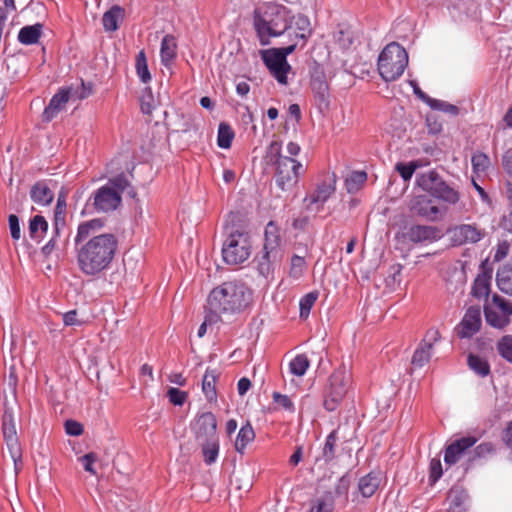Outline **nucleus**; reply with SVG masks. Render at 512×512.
<instances>
[{
  "instance_id": "nucleus-1",
  "label": "nucleus",
  "mask_w": 512,
  "mask_h": 512,
  "mask_svg": "<svg viewBox=\"0 0 512 512\" xmlns=\"http://www.w3.org/2000/svg\"><path fill=\"white\" fill-rule=\"evenodd\" d=\"M105 221L95 218L81 222L74 239L79 270L86 276H97L112 264L118 239L112 233L97 234Z\"/></svg>"
},
{
  "instance_id": "nucleus-2",
  "label": "nucleus",
  "mask_w": 512,
  "mask_h": 512,
  "mask_svg": "<svg viewBox=\"0 0 512 512\" xmlns=\"http://www.w3.org/2000/svg\"><path fill=\"white\" fill-rule=\"evenodd\" d=\"M299 17L308 18L304 14H293L286 6L277 2H267L253 11V28L262 46L271 44V39L286 36L288 42L297 30Z\"/></svg>"
},
{
  "instance_id": "nucleus-3",
  "label": "nucleus",
  "mask_w": 512,
  "mask_h": 512,
  "mask_svg": "<svg viewBox=\"0 0 512 512\" xmlns=\"http://www.w3.org/2000/svg\"><path fill=\"white\" fill-rule=\"evenodd\" d=\"M252 301V291L239 280L226 281L215 287L207 299L208 320L217 322L221 314L239 313Z\"/></svg>"
},
{
  "instance_id": "nucleus-4",
  "label": "nucleus",
  "mask_w": 512,
  "mask_h": 512,
  "mask_svg": "<svg viewBox=\"0 0 512 512\" xmlns=\"http://www.w3.org/2000/svg\"><path fill=\"white\" fill-rule=\"evenodd\" d=\"M297 30L298 32H294L291 42H287V46L260 51L261 59L270 74L282 85L288 83L287 74L292 69L287 61V56L296 50L299 42H301L300 47L303 48L312 35L309 18L299 17L297 20Z\"/></svg>"
},
{
  "instance_id": "nucleus-5",
  "label": "nucleus",
  "mask_w": 512,
  "mask_h": 512,
  "mask_svg": "<svg viewBox=\"0 0 512 512\" xmlns=\"http://www.w3.org/2000/svg\"><path fill=\"white\" fill-rule=\"evenodd\" d=\"M408 65V53L399 43L391 42L378 58V71L386 82L397 80Z\"/></svg>"
},
{
  "instance_id": "nucleus-6",
  "label": "nucleus",
  "mask_w": 512,
  "mask_h": 512,
  "mask_svg": "<svg viewBox=\"0 0 512 512\" xmlns=\"http://www.w3.org/2000/svg\"><path fill=\"white\" fill-rule=\"evenodd\" d=\"M416 184L424 192L447 204L455 205L460 200V193L443 180L435 170L418 174Z\"/></svg>"
},
{
  "instance_id": "nucleus-7",
  "label": "nucleus",
  "mask_w": 512,
  "mask_h": 512,
  "mask_svg": "<svg viewBox=\"0 0 512 512\" xmlns=\"http://www.w3.org/2000/svg\"><path fill=\"white\" fill-rule=\"evenodd\" d=\"M350 383L351 373L344 366L330 375L323 393V406L327 411L332 412L338 408L347 394Z\"/></svg>"
},
{
  "instance_id": "nucleus-8",
  "label": "nucleus",
  "mask_w": 512,
  "mask_h": 512,
  "mask_svg": "<svg viewBox=\"0 0 512 512\" xmlns=\"http://www.w3.org/2000/svg\"><path fill=\"white\" fill-rule=\"evenodd\" d=\"M251 254V241L248 233L235 231L230 233L222 247L225 263L237 265L246 261Z\"/></svg>"
},
{
  "instance_id": "nucleus-9",
  "label": "nucleus",
  "mask_w": 512,
  "mask_h": 512,
  "mask_svg": "<svg viewBox=\"0 0 512 512\" xmlns=\"http://www.w3.org/2000/svg\"><path fill=\"white\" fill-rule=\"evenodd\" d=\"M275 167L274 179L278 188L288 191L296 186L299 177L304 173L303 165L292 157H285L273 165Z\"/></svg>"
},
{
  "instance_id": "nucleus-10",
  "label": "nucleus",
  "mask_w": 512,
  "mask_h": 512,
  "mask_svg": "<svg viewBox=\"0 0 512 512\" xmlns=\"http://www.w3.org/2000/svg\"><path fill=\"white\" fill-rule=\"evenodd\" d=\"M310 87L315 106L321 113H324L330 107V91L324 68L317 63L311 70Z\"/></svg>"
},
{
  "instance_id": "nucleus-11",
  "label": "nucleus",
  "mask_w": 512,
  "mask_h": 512,
  "mask_svg": "<svg viewBox=\"0 0 512 512\" xmlns=\"http://www.w3.org/2000/svg\"><path fill=\"white\" fill-rule=\"evenodd\" d=\"M122 202L119 191L115 188L110 179L98 188L89 198L88 205H91L97 212H110L116 210Z\"/></svg>"
},
{
  "instance_id": "nucleus-12",
  "label": "nucleus",
  "mask_w": 512,
  "mask_h": 512,
  "mask_svg": "<svg viewBox=\"0 0 512 512\" xmlns=\"http://www.w3.org/2000/svg\"><path fill=\"white\" fill-rule=\"evenodd\" d=\"M2 432L11 458L16 463L21 459L22 453L19 445L13 413L5 408L2 416Z\"/></svg>"
},
{
  "instance_id": "nucleus-13",
  "label": "nucleus",
  "mask_w": 512,
  "mask_h": 512,
  "mask_svg": "<svg viewBox=\"0 0 512 512\" xmlns=\"http://www.w3.org/2000/svg\"><path fill=\"white\" fill-rule=\"evenodd\" d=\"M482 324L480 306H470L454 332L460 339L471 338L479 332Z\"/></svg>"
},
{
  "instance_id": "nucleus-14",
  "label": "nucleus",
  "mask_w": 512,
  "mask_h": 512,
  "mask_svg": "<svg viewBox=\"0 0 512 512\" xmlns=\"http://www.w3.org/2000/svg\"><path fill=\"white\" fill-rule=\"evenodd\" d=\"M410 212L412 216L429 221H437L441 218L439 207L427 195L414 196L410 203Z\"/></svg>"
},
{
  "instance_id": "nucleus-15",
  "label": "nucleus",
  "mask_w": 512,
  "mask_h": 512,
  "mask_svg": "<svg viewBox=\"0 0 512 512\" xmlns=\"http://www.w3.org/2000/svg\"><path fill=\"white\" fill-rule=\"evenodd\" d=\"M193 430L198 443L218 439L215 415L212 412L199 415L195 420Z\"/></svg>"
},
{
  "instance_id": "nucleus-16",
  "label": "nucleus",
  "mask_w": 512,
  "mask_h": 512,
  "mask_svg": "<svg viewBox=\"0 0 512 512\" xmlns=\"http://www.w3.org/2000/svg\"><path fill=\"white\" fill-rule=\"evenodd\" d=\"M453 245L461 246L466 243H477L485 236V230L476 225L461 224L449 229Z\"/></svg>"
},
{
  "instance_id": "nucleus-17",
  "label": "nucleus",
  "mask_w": 512,
  "mask_h": 512,
  "mask_svg": "<svg viewBox=\"0 0 512 512\" xmlns=\"http://www.w3.org/2000/svg\"><path fill=\"white\" fill-rule=\"evenodd\" d=\"M440 230L435 226L412 225L402 233V238L414 244L440 239Z\"/></svg>"
},
{
  "instance_id": "nucleus-18",
  "label": "nucleus",
  "mask_w": 512,
  "mask_h": 512,
  "mask_svg": "<svg viewBox=\"0 0 512 512\" xmlns=\"http://www.w3.org/2000/svg\"><path fill=\"white\" fill-rule=\"evenodd\" d=\"M478 441L475 436H466L456 439L445 448L444 462L451 466L456 464L462 455Z\"/></svg>"
},
{
  "instance_id": "nucleus-19",
  "label": "nucleus",
  "mask_w": 512,
  "mask_h": 512,
  "mask_svg": "<svg viewBox=\"0 0 512 512\" xmlns=\"http://www.w3.org/2000/svg\"><path fill=\"white\" fill-rule=\"evenodd\" d=\"M73 87H63L53 95L47 107L42 113V121H52L64 108L66 103L72 98Z\"/></svg>"
},
{
  "instance_id": "nucleus-20",
  "label": "nucleus",
  "mask_w": 512,
  "mask_h": 512,
  "mask_svg": "<svg viewBox=\"0 0 512 512\" xmlns=\"http://www.w3.org/2000/svg\"><path fill=\"white\" fill-rule=\"evenodd\" d=\"M336 190L335 174L327 175L316 187V189L305 198L309 204L323 205Z\"/></svg>"
},
{
  "instance_id": "nucleus-21",
  "label": "nucleus",
  "mask_w": 512,
  "mask_h": 512,
  "mask_svg": "<svg viewBox=\"0 0 512 512\" xmlns=\"http://www.w3.org/2000/svg\"><path fill=\"white\" fill-rule=\"evenodd\" d=\"M427 336L430 337L431 342H426L423 340L412 356L411 364L415 367H423L426 363L429 362L431 358L433 342L438 341L441 337L438 330L428 331Z\"/></svg>"
},
{
  "instance_id": "nucleus-22",
  "label": "nucleus",
  "mask_w": 512,
  "mask_h": 512,
  "mask_svg": "<svg viewBox=\"0 0 512 512\" xmlns=\"http://www.w3.org/2000/svg\"><path fill=\"white\" fill-rule=\"evenodd\" d=\"M481 273L476 277L472 286V295L478 299L488 298L490 293V281L492 279V268L487 265V261L481 264Z\"/></svg>"
},
{
  "instance_id": "nucleus-23",
  "label": "nucleus",
  "mask_w": 512,
  "mask_h": 512,
  "mask_svg": "<svg viewBox=\"0 0 512 512\" xmlns=\"http://www.w3.org/2000/svg\"><path fill=\"white\" fill-rule=\"evenodd\" d=\"M282 258L281 251L274 250H262V254L257 257V269L258 272L264 276L268 277L271 275L275 267L279 264Z\"/></svg>"
},
{
  "instance_id": "nucleus-24",
  "label": "nucleus",
  "mask_w": 512,
  "mask_h": 512,
  "mask_svg": "<svg viewBox=\"0 0 512 512\" xmlns=\"http://www.w3.org/2000/svg\"><path fill=\"white\" fill-rule=\"evenodd\" d=\"M31 200L41 206H48L54 199V192L46 180L36 181L29 192Z\"/></svg>"
},
{
  "instance_id": "nucleus-25",
  "label": "nucleus",
  "mask_w": 512,
  "mask_h": 512,
  "mask_svg": "<svg viewBox=\"0 0 512 512\" xmlns=\"http://www.w3.org/2000/svg\"><path fill=\"white\" fill-rule=\"evenodd\" d=\"M125 9L119 5H113L102 17V23L105 31L114 32L119 28V21H123Z\"/></svg>"
},
{
  "instance_id": "nucleus-26",
  "label": "nucleus",
  "mask_w": 512,
  "mask_h": 512,
  "mask_svg": "<svg viewBox=\"0 0 512 512\" xmlns=\"http://www.w3.org/2000/svg\"><path fill=\"white\" fill-rule=\"evenodd\" d=\"M496 453V446L492 442H483L476 446L473 452L469 455L466 461V470L471 469L475 466V464L482 459H487L488 457L494 455Z\"/></svg>"
},
{
  "instance_id": "nucleus-27",
  "label": "nucleus",
  "mask_w": 512,
  "mask_h": 512,
  "mask_svg": "<svg viewBox=\"0 0 512 512\" xmlns=\"http://www.w3.org/2000/svg\"><path fill=\"white\" fill-rule=\"evenodd\" d=\"M449 512H466L469 496L465 490L453 487L448 492Z\"/></svg>"
},
{
  "instance_id": "nucleus-28",
  "label": "nucleus",
  "mask_w": 512,
  "mask_h": 512,
  "mask_svg": "<svg viewBox=\"0 0 512 512\" xmlns=\"http://www.w3.org/2000/svg\"><path fill=\"white\" fill-rule=\"evenodd\" d=\"M380 482L379 474L370 472L359 479L358 491L364 498H369L378 490Z\"/></svg>"
},
{
  "instance_id": "nucleus-29",
  "label": "nucleus",
  "mask_w": 512,
  "mask_h": 512,
  "mask_svg": "<svg viewBox=\"0 0 512 512\" xmlns=\"http://www.w3.org/2000/svg\"><path fill=\"white\" fill-rule=\"evenodd\" d=\"M219 373L215 369H207L202 380V391L208 402L217 400L216 381Z\"/></svg>"
},
{
  "instance_id": "nucleus-30",
  "label": "nucleus",
  "mask_w": 512,
  "mask_h": 512,
  "mask_svg": "<svg viewBox=\"0 0 512 512\" xmlns=\"http://www.w3.org/2000/svg\"><path fill=\"white\" fill-rule=\"evenodd\" d=\"M280 230L274 221H270L265 228L264 250L281 251Z\"/></svg>"
},
{
  "instance_id": "nucleus-31",
  "label": "nucleus",
  "mask_w": 512,
  "mask_h": 512,
  "mask_svg": "<svg viewBox=\"0 0 512 512\" xmlns=\"http://www.w3.org/2000/svg\"><path fill=\"white\" fill-rule=\"evenodd\" d=\"M255 439V431L249 421L246 422L245 425H243L236 437L235 441V450L240 453L244 454L245 449L249 443L254 441Z\"/></svg>"
},
{
  "instance_id": "nucleus-32",
  "label": "nucleus",
  "mask_w": 512,
  "mask_h": 512,
  "mask_svg": "<svg viewBox=\"0 0 512 512\" xmlns=\"http://www.w3.org/2000/svg\"><path fill=\"white\" fill-rule=\"evenodd\" d=\"M498 288L505 294L512 296V261L498 269L496 274Z\"/></svg>"
},
{
  "instance_id": "nucleus-33",
  "label": "nucleus",
  "mask_w": 512,
  "mask_h": 512,
  "mask_svg": "<svg viewBox=\"0 0 512 512\" xmlns=\"http://www.w3.org/2000/svg\"><path fill=\"white\" fill-rule=\"evenodd\" d=\"M176 40L175 37L172 35H166L162 39L161 42V49H160V56H161V62L168 66L176 57Z\"/></svg>"
},
{
  "instance_id": "nucleus-34",
  "label": "nucleus",
  "mask_w": 512,
  "mask_h": 512,
  "mask_svg": "<svg viewBox=\"0 0 512 512\" xmlns=\"http://www.w3.org/2000/svg\"><path fill=\"white\" fill-rule=\"evenodd\" d=\"M42 27L43 26L40 23L24 26L20 29L18 34L19 42L25 45H32L37 43L42 34Z\"/></svg>"
},
{
  "instance_id": "nucleus-35",
  "label": "nucleus",
  "mask_w": 512,
  "mask_h": 512,
  "mask_svg": "<svg viewBox=\"0 0 512 512\" xmlns=\"http://www.w3.org/2000/svg\"><path fill=\"white\" fill-rule=\"evenodd\" d=\"M28 230L30 237L39 242L48 230V222L42 215H35L29 221Z\"/></svg>"
},
{
  "instance_id": "nucleus-36",
  "label": "nucleus",
  "mask_w": 512,
  "mask_h": 512,
  "mask_svg": "<svg viewBox=\"0 0 512 512\" xmlns=\"http://www.w3.org/2000/svg\"><path fill=\"white\" fill-rule=\"evenodd\" d=\"M111 184L117 188L119 191V195L126 191L127 196H129L132 199L139 200L137 198V192L135 188L132 186L131 181L128 179L127 175L125 173H120L112 178H110Z\"/></svg>"
},
{
  "instance_id": "nucleus-37",
  "label": "nucleus",
  "mask_w": 512,
  "mask_h": 512,
  "mask_svg": "<svg viewBox=\"0 0 512 512\" xmlns=\"http://www.w3.org/2000/svg\"><path fill=\"white\" fill-rule=\"evenodd\" d=\"M334 506V495L332 491H328L312 503L309 512H333Z\"/></svg>"
},
{
  "instance_id": "nucleus-38",
  "label": "nucleus",
  "mask_w": 512,
  "mask_h": 512,
  "mask_svg": "<svg viewBox=\"0 0 512 512\" xmlns=\"http://www.w3.org/2000/svg\"><path fill=\"white\" fill-rule=\"evenodd\" d=\"M467 364L471 370L481 377H486L490 374L488 361L478 355L470 353L467 357Z\"/></svg>"
},
{
  "instance_id": "nucleus-39",
  "label": "nucleus",
  "mask_w": 512,
  "mask_h": 512,
  "mask_svg": "<svg viewBox=\"0 0 512 512\" xmlns=\"http://www.w3.org/2000/svg\"><path fill=\"white\" fill-rule=\"evenodd\" d=\"M66 213H67V203H66V192L61 190L57 197L56 206L54 209V218L56 221V228L59 229V226H66Z\"/></svg>"
},
{
  "instance_id": "nucleus-40",
  "label": "nucleus",
  "mask_w": 512,
  "mask_h": 512,
  "mask_svg": "<svg viewBox=\"0 0 512 512\" xmlns=\"http://www.w3.org/2000/svg\"><path fill=\"white\" fill-rule=\"evenodd\" d=\"M235 133L226 122H221L218 127L217 144L220 148L228 149L232 145Z\"/></svg>"
},
{
  "instance_id": "nucleus-41",
  "label": "nucleus",
  "mask_w": 512,
  "mask_h": 512,
  "mask_svg": "<svg viewBox=\"0 0 512 512\" xmlns=\"http://www.w3.org/2000/svg\"><path fill=\"white\" fill-rule=\"evenodd\" d=\"M339 440L338 429H334L326 437L322 455L326 462H331L336 456V446Z\"/></svg>"
},
{
  "instance_id": "nucleus-42",
  "label": "nucleus",
  "mask_w": 512,
  "mask_h": 512,
  "mask_svg": "<svg viewBox=\"0 0 512 512\" xmlns=\"http://www.w3.org/2000/svg\"><path fill=\"white\" fill-rule=\"evenodd\" d=\"M484 315L486 322L494 328L503 329L510 323L509 317L501 316L488 306L484 307Z\"/></svg>"
},
{
  "instance_id": "nucleus-43",
  "label": "nucleus",
  "mask_w": 512,
  "mask_h": 512,
  "mask_svg": "<svg viewBox=\"0 0 512 512\" xmlns=\"http://www.w3.org/2000/svg\"><path fill=\"white\" fill-rule=\"evenodd\" d=\"M202 453L206 464L214 463L219 453V438L211 441L201 442Z\"/></svg>"
},
{
  "instance_id": "nucleus-44",
  "label": "nucleus",
  "mask_w": 512,
  "mask_h": 512,
  "mask_svg": "<svg viewBox=\"0 0 512 512\" xmlns=\"http://www.w3.org/2000/svg\"><path fill=\"white\" fill-rule=\"evenodd\" d=\"M135 69L138 77L143 83L151 80V74L148 69L147 58L144 50H141L135 59Z\"/></svg>"
},
{
  "instance_id": "nucleus-45",
  "label": "nucleus",
  "mask_w": 512,
  "mask_h": 512,
  "mask_svg": "<svg viewBox=\"0 0 512 512\" xmlns=\"http://www.w3.org/2000/svg\"><path fill=\"white\" fill-rule=\"evenodd\" d=\"M65 228L66 226H59V229H57L56 221L53 220V235L51 239L41 249V253L44 257L48 258L52 254V252L58 248V240L65 231Z\"/></svg>"
},
{
  "instance_id": "nucleus-46",
  "label": "nucleus",
  "mask_w": 512,
  "mask_h": 512,
  "mask_svg": "<svg viewBox=\"0 0 512 512\" xmlns=\"http://www.w3.org/2000/svg\"><path fill=\"white\" fill-rule=\"evenodd\" d=\"M318 297H319V292L315 290V291H311V292L307 293L300 299V303H299L300 314H299V316L301 319L308 318L311 308L314 306Z\"/></svg>"
},
{
  "instance_id": "nucleus-47",
  "label": "nucleus",
  "mask_w": 512,
  "mask_h": 512,
  "mask_svg": "<svg viewBox=\"0 0 512 512\" xmlns=\"http://www.w3.org/2000/svg\"><path fill=\"white\" fill-rule=\"evenodd\" d=\"M309 364L310 362L308 357L305 354H299L290 362V371L296 376H303L306 373Z\"/></svg>"
},
{
  "instance_id": "nucleus-48",
  "label": "nucleus",
  "mask_w": 512,
  "mask_h": 512,
  "mask_svg": "<svg viewBox=\"0 0 512 512\" xmlns=\"http://www.w3.org/2000/svg\"><path fill=\"white\" fill-rule=\"evenodd\" d=\"M286 156L282 155V145L279 141H272L266 150V160L268 164L274 165L284 159Z\"/></svg>"
},
{
  "instance_id": "nucleus-49",
  "label": "nucleus",
  "mask_w": 512,
  "mask_h": 512,
  "mask_svg": "<svg viewBox=\"0 0 512 512\" xmlns=\"http://www.w3.org/2000/svg\"><path fill=\"white\" fill-rule=\"evenodd\" d=\"M366 181L367 173L365 171H353L346 179L348 192L357 191Z\"/></svg>"
},
{
  "instance_id": "nucleus-50",
  "label": "nucleus",
  "mask_w": 512,
  "mask_h": 512,
  "mask_svg": "<svg viewBox=\"0 0 512 512\" xmlns=\"http://www.w3.org/2000/svg\"><path fill=\"white\" fill-rule=\"evenodd\" d=\"M497 351L505 360L512 363V335H505L499 340Z\"/></svg>"
},
{
  "instance_id": "nucleus-51",
  "label": "nucleus",
  "mask_w": 512,
  "mask_h": 512,
  "mask_svg": "<svg viewBox=\"0 0 512 512\" xmlns=\"http://www.w3.org/2000/svg\"><path fill=\"white\" fill-rule=\"evenodd\" d=\"M306 269V261L303 256L293 255L291 258L290 277L300 278Z\"/></svg>"
},
{
  "instance_id": "nucleus-52",
  "label": "nucleus",
  "mask_w": 512,
  "mask_h": 512,
  "mask_svg": "<svg viewBox=\"0 0 512 512\" xmlns=\"http://www.w3.org/2000/svg\"><path fill=\"white\" fill-rule=\"evenodd\" d=\"M350 487V479L347 474L340 477L334 487V491L332 492L335 496H342L344 499V505L348 502V491Z\"/></svg>"
},
{
  "instance_id": "nucleus-53",
  "label": "nucleus",
  "mask_w": 512,
  "mask_h": 512,
  "mask_svg": "<svg viewBox=\"0 0 512 512\" xmlns=\"http://www.w3.org/2000/svg\"><path fill=\"white\" fill-rule=\"evenodd\" d=\"M471 162L475 172H484L490 166V158L482 152L475 153Z\"/></svg>"
},
{
  "instance_id": "nucleus-54",
  "label": "nucleus",
  "mask_w": 512,
  "mask_h": 512,
  "mask_svg": "<svg viewBox=\"0 0 512 512\" xmlns=\"http://www.w3.org/2000/svg\"><path fill=\"white\" fill-rule=\"evenodd\" d=\"M141 102V111L144 114H151L154 109L153 102V94L150 87H145L142 92V96L140 98Z\"/></svg>"
},
{
  "instance_id": "nucleus-55",
  "label": "nucleus",
  "mask_w": 512,
  "mask_h": 512,
  "mask_svg": "<svg viewBox=\"0 0 512 512\" xmlns=\"http://www.w3.org/2000/svg\"><path fill=\"white\" fill-rule=\"evenodd\" d=\"M430 108L448 113L453 116L459 114V108L456 105L450 104L443 100L434 99L431 101Z\"/></svg>"
},
{
  "instance_id": "nucleus-56",
  "label": "nucleus",
  "mask_w": 512,
  "mask_h": 512,
  "mask_svg": "<svg viewBox=\"0 0 512 512\" xmlns=\"http://www.w3.org/2000/svg\"><path fill=\"white\" fill-rule=\"evenodd\" d=\"M93 88L94 85L91 82H84L81 80V85L79 87L73 88L71 96L72 98L79 100L86 99L93 94Z\"/></svg>"
},
{
  "instance_id": "nucleus-57",
  "label": "nucleus",
  "mask_w": 512,
  "mask_h": 512,
  "mask_svg": "<svg viewBox=\"0 0 512 512\" xmlns=\"http://www.w3.org/2000/svg\"><path fill=\"white\" fill-rule=\"evenodd\" d=\"M335 42L342 49H348L353 43L352 33L349 30L340 29L334 34Z\"/></svg>"
},
{
  "instance_id": "nucleus-58",
  "label": "nucleus",
  "mask_w": 512,
  "mask_h": 512,
  "mask_svg": "<svg viewBox=\"0 0 512 512\" xmlns=\"http://www.w3.org/2000/svg\"><path fill=\"white\" fill-rule=\"evenodd\" d=\"M167 396L172 404L176 406H182L187 400L188 393L178 388L172 387L168 389Z\"/></svg>"
},
{
  "instance_id": "nucleus-59",
  "label": "nucleus",
  "mask_w": 512,
  "mask_h": 512,
  "mask_svg": "<svg viewBox=\"0 0 512 512\" xmlns=\"http://www.w3.org/2000/svg\"><path fill=\"white\" fill-rule=\"evenodd\" d=\"M272 399L274 403L282 407L284 410L292 413L295 411V406L287 395L281 394L279 392H273Z\"/></svg>"
},
{
  "instance_id": "nucleus-60",
  "label": "nucleus",
  "mask_w": 512,
  "mask_h": 512,
  "mask_svg": "<svg viewBox=\"0 0 512 512\" xmlns=\"http://www.w3.org/2000/svg\"><path fill=\"white\" fill-rule=\"evenodd\" d=\"M443 470H442V464L440 459L433 458L430 462V474H429V481L430 484H435L442 476Z\"/></svg>"
},
{
  "instance_id": "nucleus-61",
  "label": "nucleus",
  "mask_w": 512,
  "mask_h": 512,
  "mask_svg": "<svg viewBox=\"0 0 512 512\" xmlns=\"http://www.w3.org/2000/svg\"><path fill=\"white\" fill-rule=\"evenodd\" d=\"M416 168L417 165L414 162H410L408 164L398 163L396 165V170L399 172L404 181H409L412 178Z\"/></svg>"
},
{
  "instance_id": "nucleus-62",
  "label": "nucleus",
  "mask_w": 512,
  "mask_h": 512,
  "mask_svg": "<svg viewBox=\"0 0 512 512\" xmlns=\"http://www.w3.org/2000/svg\"><path fill=\"white\" fill-rule=\"evenodd\" d=\"M98 460V456L95 452H89L79 458V461L83 464L84 470L92 475H96V471L93 464Z\"/></svg>"
},
{
  "instance_id": "nucleus-63",
  "label": "nucleus",
  "mask_w": 512,
  "mask_h": 512,
  "mask_svg": "<svg viewBox=\"0 0 512 512\" xmlns=\"http://www.w3.org/2000/svg\"><path fill=\"white\" fill-rule=\"evenodd\" d=\"M492 302L505 314L504 316L512 315V303L498 294H494Z\"/></svg>"
},
{
  "instance_id": "nucleus-64",
  "label": "nucleus",
  "mask_w": 512,
  "mask_h": 512,
  "mask_svg": "<svg viewBox=\"0 0 512 512\" xmlns=\"http://www.w3.org/2000/svg\"><path fill=\"white\" fill-rule=\"evenodd\" d=\"M64 427L65 432L71 436H80L84 431L83 425L80 422L72 419L66 420Z\"/></svg>"
}]
</instances>
